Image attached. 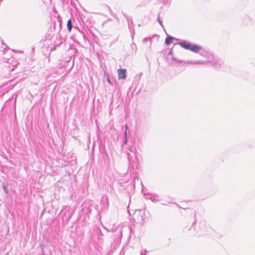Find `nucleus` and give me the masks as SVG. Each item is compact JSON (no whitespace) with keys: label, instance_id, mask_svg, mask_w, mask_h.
Returning <instances> with one entry per match:
<instances>
[{"label":"nucleus","instance_id":"39448f33","mask_svg":"<svg viewBox=\"0 0 255 255\" xmlns=\"http://www.w3.org/2000/svg\"><path fill=\"white\" fill-rule=\"evenodd\" d=\"M67 27L68 29V31L69 32L71 31L72 29V23L71 19H69L68 21H67Z\"/></svg>","mask_w":255,"mask_h":255},{"label":"nucleus","instance_id":"20e7f679","mask_svg":"<svg viewBox=\"0 0 255 255\" xmlns=\"http://www.w3.org/2000/svg\"><path fill=\"white\" fill-rule=\"evenodd\" d=\"M173 40V37L170 36H168L166 37L165 39V43L167 44V45L170 44Z\"/></svg>","mask_w":255,"mask_h":255},{"label":"nucleus","instance_id":"7ed1b4c3","mask_svg":"<svg viewBox=\"0 0 255 255\" xmlns=\"http://www.w3.org/2000/svg\"><path fill=\"white\" fill-rule=\"evenodd\" d=\"M180 45L183 48L186 49L190 50V46H191V44L190 43H186V42H181V43H180Z\"/></svg>","mask_w":255,"mask_h":255},{"label":"nucleus","instance_id":"f03ea898","mask_svg":"<svg viewBox=\"0 0 255 255\" xmlns=\"http://www.w3.org/2000/svg\"><path fill=\"white\" fill-rule=\"evenodd\" d=\"M201 49V47L196 45H191L190 50L194 52H198Z\"/></svg>","mask_w":255,"mask_h":255},{"label":"nucleus","instance_id":"f257e3e1","mask_svg":"<svg viewBox=\"0 0 255 255\" xmlns=\"http://www.w3.org/2000/svg\"><path fill=\"white\" fill-rule=\"evenodd\" d=\"M126 70L120 69L118 70V78L119 79H125L127 77Z\"/></svg>","mask_w":255,"mask_h":255}]
</instances>
